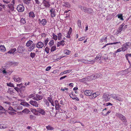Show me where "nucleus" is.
<instances>
[{"instance_id":"1","label":"nucleus","mask_w":131,"mask_h":131,"mask_svg":"<svg viewBox=\"0 0 131 131\" xmlns=\"http://www.w3.org/2000/svg\"><path fill=\"white\" fill-rule=\"evenodd\" d=\"M116 115L117 117H118L120 119H121L125 125L126 124L127 121L126 117L124 116L121 114L118 113H116Z\"/></svg>"},{"instance_id":"2","label":"nucleus","mask_w":131,"mask_h":131,"mask_svg":"<svg viewBox=\"0 0 131 131\" xmlns=\"http://www.w3.org/2000/svg\"><path fill=\"white\" fill-rule=\"evenodd\" d=\"M110 98V96L108 94H104L103 96V100L105 101L109 100Z\"/></svg>"},{"instance_id":"3","label":"nucleus","mask_w":131,"mask_h":131,"mask_svg":"<svg viewBox=\"0 0 131 131\" xmlns=\"http://www.w3.org/2000/svg\"><path fill=\"white\" fill-rule=\"evenodd\" d=\"M17 9L19 12H22L24 10V7L22 5H19L17 6Z\"/></svg>"},{"instance_id":"4","label":"nucleus","mask_w":131,"mask_h":131,"mask_svg":"<svg viewBox=\"0 0 131 131\" xmlns=\"http://www.w3.org/2000/svg\"><path fill=\"white\" fill-rule=\"evenodd\" d=\"M30 103L34 106L36 107H38L39 105V102L33 100L30 101L29 102Z\"/></svg>"},{"instance_id":"5","label":"nucleus","mask_w":131,"mask_h":131,"mask_svg":"<svg viewBox=\"0 0 131 131\" xmlns=\"http://www.w3.org/2000/svg\"><path fill=\"white\" fill-rule=\"evenodd\" d=\"M13 79L15 81L19 83L21 81L22 79L17 76H14Z\"/></svg>"},{"instance_id":"6","label":"nucleus","mask_w":131,"mask_h":131,"mask_svg":"<svg viewBox=\"0 0 131 131\" xmlns=\"http://www.w3.org/2000/svg\"><path fill=\"white\" fill-rule=\"evenodd\" d=\"M44 44L42 42L39 41L36 44V47L38 48H41L44 46Z\"/></svg>"},{"instance_id":"7","label":"nucleus","mask_w":131,"mask_h":131,"mask_svg":"<svg viewBox=\"0 0 131 131\" xmlns=\"http://www.w3.org/2000/svg\"><path fill=\"white\" fill-rule=\"evenodd\" d=\"M18 52L20 53L21 52H24L25 50L24 48V47L21 45H19L17 49Z\"/></svg>"},{"instance_id":"8","label":"nucleus","mask_w":131,"mask_h":131,"mask_svg":"<svg viewBox=\"0 0 131 131\" xmlns=\"http://www.w3.org/2000/svg\"><path fill=\"white\" fill-rule=\"evenodd\" d=\"M43 97L41 95H39L38 94H36V96L33 99L36 101H38L42 99Z\"/></svg>"},{"instance_id":"9","label":"nucleus","mask_w":131,"mask_h":131,"mask_svg":"<svg viewBox=\"0 0 131 131\" xmlns=\"http://www.w3.org/2000/svg\"><path fill=\"white\" fill-rule=\"evenodd\" d=\"M129 45L127 44V43H125L122 46V51H124L128 48Z\"/></svg>"},{"instance_id":"10","label":"nucleus","mask_w":131,"mask_h":131,"mask_svg":"<svg viewBox=\"0 0 131 131\" xmlns=\"http://www.w3.org/2000/svg\"><path fill=\"white\" fill-rule=\"evenodd\" d=\"M37 111L39 113H40L42 115H44L45 114L46 112L43 109L41 108H37Z\"/></svg>"},{"instance_id":"11","label":"nucleus","mask_w":131,"mask_h":131,"mask_svg":"<svg viewBox=\"0 0 131 131\" xmlns=\"http://www.w3.org/2000/svg\"><path fill=\"white\" fill-rule=\"evenodd\" d=\"M92 93V91L90 90H85L84 91V94L86 96H91Z\"/></svg>"},{"instance_id":"12","label":"nucleus","mask_w":131,"mask_h":131,"mask_svg":"<svg viewBox=\"0 0 131 131\" xmlns=\"http://www.w3.org/2000/svg\"><path fill=\"white\" fill-rule=\"evenodd\" d=\"M65 41L63 40L58 42L57 43L58 47H59L61 45L62 46H63L65 44Z\"/></svg>"},{"instance_id":"13","label":"nucleus","mask_w":131,"mask_h":131,"mask_svg":"<svg viewBox=\"0 0 131 131\" xmlns=\"http://www.w3.org/2000/svg\"><path fill=\"white\" fill-rule=\"evenodd\" d=\"M55 9L54 8H52L50 10V12H51V15L52 17H54L56 16Z\"/></svg>"},{"instance_id":"14","label":"nucleus","mask_w":131,"mask_h":131,"mask_svg":"<svg viewBox=\"0 0 131 131\" xmlns=\"http://www.w3.org/2000/svg\"><path fill=\"white\" fill-rule=\"evenodd\" d=\"M55 104L56 109L57 110H58L60 108L61 106H60L58 103V101L57 100H56L54 101Z\"/></svg>"},{"instance_id":"15","label":"nucleus","mask_w":131,"mask_h":131,"mask_svg":"<svg viewBox=\"0 0 131 131\" xmlns=\"http://www.w3.org/2000/svg\"><path fill=\"white\" fill-rule=\"evenodd\" d=\"M99 95V93L98 92H96L92 94L91 96L90 97V98L91 99H94L97 97Z\"/></svg>"},{"instance_id":"16","label":"nucleus","mask_w":131,"mask_h":131,"mask_svg":"<svg viewBox=\"0 0 131 131\" xmlns=\"http://www.w3.org/2000/svg\"><path fill=\"white\" fill-rule=\"evenodd\" d=\"M42 3L44 4V5L46 7H49L50 6V5L49 4V3L47 1L43 0Z\"/></svg>"},{"instance_id":"17","label":"nucleus","mask_w":131,"mask_h":131,"mask_svg":"<svg viewBox=\"0 0 131 131\" xmlns=\"http://www.w3.org/2000/svg\"><path fill=\"white\" fill-rule=\"evenodd\" d=\"M115 99L119 101L122 102L123 101V99L121 97V96L119 95H117Z\"/></svg>"},{"instance_id":"18","label":"nucleus","mask_w":131,"mask_h":131,"mask_svg":"<svg viewBox=\"0 0 131 131\" xmlns=\"http://www.w3.org/2000/svg\"><path fill=\"white\" fill-rule=\"evenodd\" d=\"M8 6L12 12H13L14 10V5H13L11 4H10L8 5Z\"/></svg>"},{"instance_id":"19","label":"nucleus","mask_w":131,"mask_h":131,"mask_svg":"<svg viewBox=\"0 0 131 131\" xmlns=\"http://www.w3.org/2000/svg\"><path fill=\"white\" fill-rule=\"evenodd\" d=\"M31 111L35 115H39V113H38V111H37V109L36 110L35 109L31 108Z\"/></svg>"},{"instance_id":"20","label":"nucleus","mask_w":131,"mask_h":131,"mask_svg":"<svg viewBox=\"0 0 131 131\" xmlns=\"http://www.w3.org/2000/svg\"><path fill=\"white\" fill-rule=\"evenodd\" d=\"M16 51V49L15 48L12 49L8 51L6 54H7V53H9L10 54H13Z\"/></svg>"},{"instance_id":"21","label":"nucleus","mask_w":131,"mask_h":131,"mask_svg":"<svg viewBox=\"0 0 131 131\" xmlns=\"http://www.w3.org/2000/svg\"><path fill=\"white\" fill-rule=\"evenodd\" d=\"M47 22V20L45 19H43L41 20V21H40V23L41 24V25L43 26L46 24Z\"/></svg>"},{"instance_id":"22","label":"nucleus","mask_w":131,"mask_h":131,"mask_svg":"<svg viewBox=\"0 0 131 131\" xmlns=\"http://www.w3.org/2000/svg\"><path fill=\"white\" fill-rule=\"evenodd\" d=\"M25 88V86H21L20 87V88H19L17 87H14V88L15 89V90L17 92H20V90L21 89H22Z\"/></svg>"},{"instance_id":"23","label":"nucleus","mask_w":131,"mask_h":131,"mask_svg":"<svg viewBox=\"0 0 131 131\" xmlns=\"http://www.w3.org/2000/svg\"><path fill=\"white\" fill-rule=\"evenodd\" d=\"M79 61H80V62H81L84 63L85 64H88V63H88V62H89L88 60L82 59L81 60H79Z\"/></svg>"},{"instance_id":"24","label":"nucleus","mask_w":131,"mask_h":131,"mask_svg":"<svg viewBox=\"0 0 131 131\" xmlns=\"http://www.w3.org/2000/svg\"><path fill=\"white\" fill-rule=\"evenodd\" d=\"M33 43V41L31 40H29L26 43V46L28 47L30 46L31 44Z\"/></svg>"},{"instance_id":"25","label":"nucleus","mask_w":131,"mask_h":131,"mask_svg":"<svg viewBox=\"0 0 131 131\" xmlns=\"http://www.w3.org/2000/svg\"><path fill=\"white\" fill-rule=\"evenodd\" d=\"M20 104L28 107H29L30 106L29 104L26 102H21L20 103Z\"/></svg>"},{"instance_id":"26","label":"nucleus","mask_w":131,"mask_h":131,"mask_svg":"<svg viewBox=\"0 0 131 131\" xmlns=\"http://www.w3.org/2000/svg\"><path fill=\"white\" fill-rule=\"evenodd\" d=\"M119 43H120V41L118 42H113V43H108L106 44V45H105V46H104V47H106V46L109 45H113V44H118Z\"/></svg>"},{"instance_id":"27","label":"nucleus","mask_w":131,"mask_h":131,"mask_svg":"<svg viewBox=\"0 0 131 131\" xmlns=\"http://www.w3.org/2000/svg\"><path fill=\"white\" fill-rule=\"evenodd\" d=\"M0 50L3 52L5 51L6 49L4 45H1L0 46Z\"/></svg>"},{"instance_id":"28","label":"nucleus","mask_w":131,"mask_h":131,"mask_svg":"<svg viewBox=\"0 0 131 131\" xmlns=\"http://www.w3.org/2000/svg\"><path fill=\"white\" fill-rule=\"evenodd\" d=\"M29 17H30L34 18L35 16V14L33 12H30L29 13Z\"/></svg>"},{"instance_id":"29","label":"nucleus","mask_w":131,"mask_h":131,"mask_svg":"<svg viewBox=\"0 0 131 131\" xmlns=\"http://www.w3.org/2000/svg\"><path fill=\"white\" fill-rule=\"evenodd\" d=\"M63 6H64L66 7H71V5L68 2H66L64 3V5Z\"/></svg>"},{"instance_id":"30","label":"nucleus","mask_w":131,"mask_h":131,"mask_svg":"<svg viewBox=\"0 0 131 131\" xmlns=\"http://www.w3.org/2000/svg\"><path fill=\"white\" fill-rule=\"evenodd\" d=\"M131 56V54L127 53L125 55V57L127 60H128V62H129V60L128 57H130Z\"/></svg>"},{"instance_id":"31","label":"nucleus","mask_w":131,"mask_h":131,"mask_svg":"<svg viewBox=\"0 0 131 131\" xmlns=\"http://www.w3.org/2000/svg\"><path fill=\"white\" fill-rule=\"evenodd\" d=\"M46 128L48 130H52L54 129L53 128L49 125L46 126Z\"/></svg>"},{"instance_id":"32","label":"nucleus","mask_w":131,"mask_h":131,"mask_svg":"<svg viewBox=\"0 0 131 131\" xmlns=\"http://www.w3.org/2000/svg\"><path fill=\"white\" fill-rule=\"evenodd\" d=\"M93 10L91 8H88V10L87 13L91 14L93 13Z\"/></svg>"},{"instance_id":"33","label":"nucleus","mask_w":131,"mask_h":131,"mask_svg":"<svg viewBox=\"0 0 131 131\" xmlns=\"http://www.w3.org/2000/svg\"><path fill=\"white\" fill-rule=\"evenodd\" d=\"M58 39L59 40H61L62 38V35L61 33L59 32L58 34Z\"/></svg>"},{"instance_id":"34","label":"nucleus","mask_w":131,"mask_h":131,"mask_svg":"<svg viewBox=\"0 0 131 131\" xmlns=\"http://www.w3.org/2000/svg\"><path fill=\"white\" fill-rule=\"evenodd\" d=\"M52 36H53L52 39L55 40H56L58 39L57 36L55 35L54 33H53Z\"/></svg>"},{"instance_id":"35","label":"nucleus","mask_w":131,"mask_h":131,"mask_svg":"<svg viewBox=\"0 0 131 131\" xmlns=\"http://www.w3.org/2000/svg\"><path fill=\"white\" fill-rule=\"evenodd\" d=\"M23 2L25 4L28 5L30 3V1L31 0H23Z\"/></svg>"},{"instance_id":"36","label":"nucleus","mask_w":131,"mask_h":131,"mask_svg":"<svg viewBox=\"0 0 131 131\" xmlns=\"http://www.w3.org/2000/svg\"><path fill=\"white\" fill-rule=\"evenodd\" d=\"M7 85L11 87H14V84L12 83L11 82H10L9 83H6Z\"/></svg>"},{"instance_id":"37","label":"nucleus","mask_w":131,"mask_h":131,"mask_svg":"<svg viewBox=\"0 0 131 131\" xmlns=\"http://www.w3.org/2000/svg\"><path fill=\"white\" fill-rule=\"evenodd\" d=\"M122 30H123V27L120 26L117 30L118 32L117 33L118 34L119 33H120Z\"/></svg>"},{"instance_id":"38","label":"nucleus","mask_w":131,"mask_h":131,"mask_svg":"<svg viewBox=\"0 0 131 131\" xmlns=\"http://www.w3.org/2000/svg\"><path fill=\"white\" fill-rule=\"evenodd\" d=\"M54 41L53 40H51L49 43V45L50 47H51L53 45Z\"/></svg>"},{"instance_id":"39","label":"nucleus","mask_w":131,"mask_h":131,"mask_svg":"<svg viewBox=\"0 0 131 131\" xmlns=\"http://www.w3.org/2000/svg\"><path fill=\"white\" fill-rule=\"evenodd\" d=\"M0 110L4 111L6 112H8V111L6 110L1 105H0Z\"/></svg>"},{"instance_id":"40","label":"nucleus","mask_w":131,"mask_h":131,"mask_svg":"<svg viewBox=\"0 0 131 131\" xmlns=\"http://www.w3.org/2000/svg\"><path fill=\"white\" fill-rule=\"evenodd\" d=\"M22 112L25 113H28L29 112H30V111L28 109L26 108L23 110Z\"/></svg>"},{"instance_id":"41","label":"nucleus","mask_w":131,"mask_h":131,"mask_svg":"<svg viewBox=\"0 0 131 131\" xmlns=\"http://www.w3.org/2000/svg\"><path fill=\"white\" fill-rule=\"evenodd\" d=\"M69 96L73 100H75V97H76V96L75 94H69Z\"/></svg>"},{"instance_id":"42","label":"nucleus","mask_w":131,"mask_h":131,"mask_svg":"<svg viewBox=\"0 0 131 131\" xmlns=\"http://www.w3.org/2000/svg\"><path fill=\"white\" fill-rule=\"evenodd\" d=\"M20 22L21 23L23 24H25L26 23L25 19L23 18H21L20 20Z\"/></svg>"},{"instance_id":"43","label":"nucleus","mask_w":131,"mask_h":131,"mask_svg":"<svg viewBox=\"0 0 131 131\" xmlns=\"http://www.w3.org/2000/svg\"><path fill=\"white\" fill-rule=\"evenodd\" d=\"M77 24L78 26L79 27H81V20H78L77 22Z\"/></svg>"},{"instance_id":"44","label":"nucleus","mask_w":131,"mask_h":131,"mask_svg":"<svg viewBox=\"0 0 131 131\" xmlns=\"http://www.w3.org/2000/svg\"><path fill=\"white\" fill-rule=\"evenodd\" d=\"M56 46H53L52 47L51 49V51H54L56 50Z\"/></svg>"},{"instance_id":"45","label":"nucleus","mask_w":131,"mask_h":131,"mask_svg":"<svg viewBox=\"0 0 131 131\" xmlns=\"http://www.w3.org/2000/svg\"><path fill=\"white\" fill-rule=\"evenodd\" d=\"M2 72L4 74H11L12 73V72H10V73H8V72H7V71H6L4 69L3 71Z\"/></svg>"},{"instance_id":"46","label":"nucleus","mask_w":131,"mask_h":131,"mask_svg":"<svg viewBox=\"0 0 131 131\" xmlns=\"http://www.w3.org/2000/svg\"><path fill=\"white\" fill-rule=\"evenodd\" d=\"M118 18H120L122 20H123V17L122 16V14H120L119 15H118Z\"/></svg>"},{"instance_id":"47","label":"nucleus","mask_w":131,"mask_h":131,"mask_svg":"<svg viewBox=\"0 0 131 131\" xmlns=\"http://www.w3.org/2000/svg\"><path fill=\"white\" fill-rule=\"evenodd\" d=\"M88 8H87L85 7H84L83 8V11L85 13H87L88 11Z\"/></svg>"},{"instance_id":"48","label":"nucleus","mask_w":131,"mask_h":131,"mask_svg":"<svg viewBox=\"0 0 131 131\" xmlns=\"http://www.w3.org/2000/svg\"><path fill=\"white\" fill-rule=\"evenodd\" d=\"M122 51V48H120L118 49L117 50L115 51V53H116L118 52H119Z\"/></svg>"},{"instance_id":"49","label":"nucleus","mask_w":131,"mask_h":131,"mask_svg":"<svg viewBox=\"0 0 131 131\" xmlns=\"http://www.w3.org/2000/svg\"><path fill=\"white\" fill-rule=\"evenodd\" d=\"M35 54L34 53L31 52L30 53V56L32 58L35 57Z\"/></svg>"},{"instance_id":"50","label":"nucleus","mask_w":131,"mask_h":131,"mask_svg":"<svg viewBox=\"0 0 131 131\" xmlns=\"http://www.w3.org/2000/svg\"><path fill=\"white\" fill-rule=\"evenodd\" d=\"M89 62H88V64H93L95 62V60H92L91 61H88Z\"/></svg>"},{"instance_id":"51","label":"nucleus","mask_w":131,"mask_h":131,"mask_svg":"<svg viewBox=\"0 0 131 131\" xmlns=\"http://www.w3.org/2000/svg\"><path fill=\"white\" fill-rule=\"evenodd\" d=\"M47 100L49 101V102L51 103L53 102V100L52 99V98H51L50 97H48L47 99Z\"/></svg>"},{"instance_id":"52","label":"nucleus","mask_w":131,"mask_h":131,"mask_svg":"<svg viewBox=\"0 0 131 131\" xmlns=\"http://www.w3.org/2000/svg\"><path fill=\"white\" fill-rule=\"evenodd\" d=\"M49 40V39L48 38H47L46 39V40H45V41L44 42H45V46L47 45L48 42Z\"/></svg>"},{"instance_id":"53","label":"nucleus","mask_w":131,"mask_h":131,"mask_svg":"<svg viewBox=\"0 0 131 131\" xmlns=\"http://www.w3.org/2000/svg\"><path fill=\"white\" fill-rule=\"evenodd\" d=\"M117 95L115 94H112L111 95V96L113 98L115 99Z\"/></svg>"},{"instance_id":"54","label":"nucleus","mask_w":131,"mask_h":131,"mask_svg":"<svg viewBox=\"0 0 131 131\" xmlns=\"http://www.w3.org/2000/svg\"><path fill=\"white\" fill-rule=\"evenodd\" d=\"M101 74L99 73L95 74V77H96V78H98L100 77H101Z\"/></svg>"},{"instance_id":"55","label":"nucleus","mask_w":131,"mask_h":131,"mask_svg":"<svg viewBox=\"0 0 131 131\" xmlns=\"http://www.w3.org/2000/svg\"><path fill=\"white\" fill-rule=\"evenodd\" d=\"M72 30V29L71 27H70L69 29V31L68 32L67 34H69V35H70L71 34V33Z\"/></svg>"},{"instance_id":"56","label":"nucleus","mask_w":131,"mask_h":131,"mask_svg":"<svg viewBox=\"0 0 131 131\" xmlns=\"http://www.w3.org/2000/svg\"><path fill=\"white\" fill-rule=\"evenodd\" d=\"M7 92V93H9L10 94H12L14 93V92H13V91H12L11 90H10L8 89V90Z\"/></svg>"},{"instance_id":"57","label":"nucleus","mask_w":131,"mask_h":131,"mask_svg":"<svg viewBox=\"0 0 131 131\" xmlns=\"http://www.w3.org/2000/svg\"><path fill=\"white\" fill-rule=\"evenodd\" d=\"M49 49L48 48L46 47V48L45 49V51H46V52L47 53H49Z\"/></svg>"},{"instance_id":"58","label":"nucleus","mask_w":131,"mask_h":131,"mask_svg":"<svg viewBox=\"0 0 131 131\" xmlns=\"http://www.w3.org/2000/svg\"><path fill=\"white\" fill-rule=\"evenodd\" d=\"M8 110L10 111H15V110L12 108V107L11 106H10Z\"/></svg>"},{"instance_id":"59","label":"nucleus","mask_w":131,"mask_h":131,"mask_svg":"<svg viewBox=\"0 0 131 131\" xmlns=\"http://www.w3.org/2000/svg\"><path fill=\"white\" fill-rule=\"evenodd\" d=\"M95 59H99V60H100L101 59V57L100 55H97Z\"/></svg>"},{"instance_id":"60","label":"nucleus","mask_w":131,"mask_h":131,"mask_svg":"<svg viewBox=\"0 0 131 131\" xmlns=\"http://www.w3.org/2000/svg\"><path fill=\"white\" fill-rule=\"evenodd\" d=\"M71 70H68L66 71H64L63 73H64L65 74H66L68 73H69L70 72Z\"/></svg>"},{"instance_id":"61","label":"nucleus","mask_w":131,"mask_h":131,"mask_svg":"<svg viewBox=\"0 0 131 131\" xmlns=\"http://www.w3.org/2000/svg\"><path fill=\"white\" fill-rule=\"evenodd\" d=\"M35 117V116L33 115H30L29 118L31 119H34Z\"/></svg>"},{"instance_id":"62","label":"nucleus","mask_w":131,"mask_h":131,"mask_svg":"<svg viewBox=\"0 0 131 131\" xmlns=\"http://www.w3.org/2000/svg\"><path fill=\"white\" fill-rule=\"evenodd\" d=\"M111 112V111H109L106 113L105 114H103V113H102V114L104 115H105L106 116H107V115L109 113H110Z\"/></svg>"},{"instance_id":"63","label":"nucleus","mask_w":131,"mask_h":131,"mask_svg":"<svg viewBox=\"0 0 131 131\" xmlns=\"http://www.w3.org/2000/svg\"><path fill=\"white\" fill-rule=\"evenodd\" d=\"M35 0V1L36 4H37V5H38L40 4V2L39 0Z\"/></svg>"},{"instance_id":"64","label":"nucleus","mask_w":131,"mask_h":131,"mask_svg":"<svg viewBox=\"0 0 131 131\" xmlns=\"http://www.w3.org/2000/svg\"><path fill=\"white\" fill-rule=\"evenodd\" d=\"M51 68V67L50 66H49L47 67L46 69V71H48Z\"/></svg>"}]
</instances>
